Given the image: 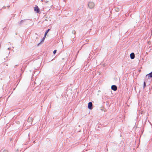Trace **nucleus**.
<instances>
[{
    "mask_svg": "<svg viewBox=\"0 0 152 152\" xmlns=\"http://www.w3.org/2000/svg\"><path fill=\"white\" fill-rule=\"evenodd\" d=\"M88 5L90 9H92L94 7V4L92 2H89Z\"/></svg>",
    "mask_w": 152,
    "mask_h": 152,
    "instance_id": "obj_1",
    "label": "nucleus"
},
{
    "mask_svg": "<svg viewBox=\"0 0 152 152\" xmlns=\"http://www.w3.org/2000/svg\"><path fill=\"white\" fill-rule=\"evenodd\" d=\"M92 103L91 102H89L88 104V108L90 110H91L92 109Z\"/></svg>",
    "mask_w": 152,
    "mask_h": 152,
    "instance_id": "obj_2",
    "label": "nucleus"
},
{
    "mask_svg": "<svg viewBox=\"0 0 152 152\" xmlns=\"http://www.w3.org/2000/svg\"><path fill=\"white\" fill-rule=\"evenodd\" d=\"M146 77L148 78L152 77V71L150 73L147 75L146 76Z\"/></svg>",
    "mask_w": 152,
    "mask_h": 152,
    "instance_id": "obj_3",
    "label": "nucleus"
},
{
    "mask_svg": "<svg viewBox=\"0 0 152 152\" xmlns=\"http://www.w3.org/2000/svg\"><path fill=\"white\" fill-rule=\"evenodd\" d=\"M111 88L114 91H116L117 90V87L115 85H112Z\"/></svg>",
    "mask_w": 152,
    "mask_h": 152,
    "instance_id": "obj_4",
    "label": "nucleus"
},
{
    "mask_svg": "<svg viewBox=\"0 0 152 152\" xmlns=\"http://www.w3.org/2000/svg\"><path fill=\"white\" fill-rule=\"evenodd\" d=\"M130 57L131 59H133L135 57V55L134 53H132L130 54Z\"/></svg>",
    "mask_w": 152,
    "mask_h": 152,
    "instance_id": "obj_5",
    "label": "nucleus"
},
{
    "mask_svg": "<svg viewBox=\"0 0 152 152\" xmlns=\"http://www.w3.org/2000/svg\"><path fill=\"white\" fill-rule=\"evenodd\" d=\"M34 10L35 11L37 12V13L39 12V9L38 7L37 6H35L34 8Z\"/></svg>",
    "mask_w": 152,
    "mask_h": 152,
    "instance_id": "obj_6",
    "label": "nucleus"
},
{
    "mask_svg": "<svg viewBox=\"0 0 152 152\" xmlns=\"http://www.w3.org/2000/svg\"><path fill=\"white\" fill-rule=\"evenodd\" d=\"M25 21V20H21L19 23H18V24L19 25H21Z\"/></svg>",
    "mask_w": 152,
    "mask_h": 152,
    "instance_id": "obj_7",
    "label": "nucleus"
},
{
    "mask_svg": "<svg viewBox=\"0 0 152 152\" xmlns=\"http://www.w3.org/2000/svg\"><path fill=\"white\" fill-rule=\"evenodd\" d=\"M50 30V29H48V30H47L46 31V32H45V34L44 36V38L45 37H46V35H47V34L48 33V31H49Z\"/></svg>",
    "mask_w": 152,
    "mask_h": 152,
    "instance_id": "obj_8",
    "label": "nucleus"
},
{
    "mask_svg": "<svg viewBox=\"0 0 152 152\" xmlns=\"http://www.w3.org/2000/svg\"><path fill=\"white\" fill-rule=\"evenodd\" d=\"M45 38H44V37H43V38L42 39V41H41V42H40L39 43L38 45H39L41 43V42H43L44 41V40L45 39Z\"/></svg>",
    "mask_w": 152,
    "mask_h": 152,
    "instance_id": "obj_9",
    "label": "nucleus"
},
{
    "mask_svg": "<svg viewBox=\"0 0 152 152\" xmlns=\"http://www.w3.org/2000/svg\"><path fill=\"white\" fill-rule=\"evenodd\" d=\"M2 152H8V151L7 150H4L2 151Z\"/></svg>",
    "mask_w": 152,
    "mask_h": 152,
    "instance_id": "obj_10",
    "label": "nucleus"
},
{
    "mask_svg": "<svg viewBox=\"0 0 152 152\" xmlns=\"http://www.w3.org/2000/svg\"><path fill=\"white\" fill-rule=\"evenodd\" d=\"M146 86V83L145 82H144V84H143V88H144Z\"/></svg>",
    "mask_w": 152,
    "mask_h": 152,
    "instance_id": "obj_11",
    "label": "nucleus"
},
{
    "mask_svg": "<svg viewBox=\"0 0 152 152\" xmlns=\"http://www.w3.org/2000/svg\"><path fill=\"white\" fill-rule=\"evenodd\" d=\"M56 52V50H55L54 51H53V53L54 54H55Z\"/></svg>",
    "mask_w": 152,
    "mask_h": 152,
    "instance_id": "obj_12",
    "label": "nucleus"
},
{
    "mask_svg": "<svg viewBox=\"0 0 152 152\" xmlns=\"http://www.w3.org/2000/svg\"><path fill=\"white\" fill-rule=\"evenodd\" d=\"M32 119V118L31 117V118L29 117L28 118V120H31Z\"/></svg>",
    "mask_w": 152,
    "mask_h": 152,
    "instance_id": "obj_13",
    "label": "nucleus"
},
{
    "mask_svg": "<svg viewBox=\"0 0 152 152\" xmlns=\"http://www.w3.org/2000/svg\"><path fill=\"white\" fill-rule=\"evenodd\" d=\"M48 1H45V2L46 3H47Z\"/></svg>",
    "mask_w": 152,
    "mask_h": 152,
    "instance_id": "obj_14",
    "label": "nucleus"
},
{
    "mask_svg": "<svg viewBox=\"0 0 152 152\" xmlns=\"http://www.w3.org/2000/svg\"><path fill=\"white\" fill-rule=\"evenodd\" d=\"M7 49L9 50L10 49V48H8Z\"/></svg>",
    "mask_w": 152,
    "mask_h": 152,
    "instance_id": "obj_15",
    "label": "nucleus"
},
{
    "mask_svg": "<svg viewBox=\"0 0 152 152\" xmlns=\"http://www.w3.org/2000/svg\"><path fill=\"white\" fill-rule=\"evenodd\" d=\"M41 1H43V0H42Z\"/></svg>",
    "mask_w": 152,
    "mask_h": 152,
    "instance_id": "obj_16",
    "label": "nucleus"
}]
</instances>
